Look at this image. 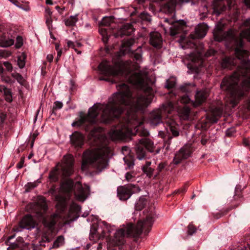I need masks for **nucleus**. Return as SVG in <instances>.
Returning a JSON list of instances; mask_svg holds the SVG:
<instances>
[{
	"instance_id": "obj_4",
	"label": "nucleus",
	"mask_w": 250,
	"mask_h": 250,
	"mask_svg": "<svg viewBox=\"0 0 250 250\" xmlns=\"http://www.w3.org/2000/svg\"><path fill=\"white\" fill-rule=\"evenodd\" d=\"M77 200L83 202L89 194L90 188L87 185L83 186L80 182H77L74 185L72 180L67 179L63 182L61 186V192L66 194L65 197L59 194L55 196V200L57 202L56 206L58 209L62 211L65 210L66 207V200L70 197L72 188Z\"/></svg>"
},
{
	"instance_id": "obj_9",
	"label": "nucleus",
	"mask_w": 250,
	"mask_h": 250,
	"mask_svg": "<svg viewBox=\"0 0 250 250\" xmlns=\"http://www.w3.org/2000/svg\"><path fill=\"white\" fill-rule=\"evenodd\" d=\"M173 109L171 102H167L163 104L158 109L153 110L149 114L148 122L153 126H156L162 123V118L165 115L170 114Z\"/></svg>"
},
{
	"instance_id": "obj_52",
	"label": "nucleus",
	"mask_w": 250,
	"mask_h": 250,
	"mask_svg": "<svg viewBox=\"0 0 250 250\" xmlns=\"http://www.w3.org/2000/svg\"><path fill=\"white\" fill-rule=\"evenodd\" d=\"M175 84V83L174 81H167L165 87L167 89H171L173 88Z\"/></svg>"
},
{
	"instance_id": "obj_43",
	"label": "nucleus",
	"mask_w": 250,
	"mask_h": 250,
	"mask_svg": "<svg viewBox=\"0 0 250 250\" xmlns=\"http://www.w3.org/2000/svg\"><path fill=\"white\" fill-rule=\"evenodd\" d=\"M0 91L3 92L5 96L9 95H12L11 90L4 85H0Z\"/></svg>"
},
{
	"instance_id": "obj_54",
	"label": "nucleus",
	"mask_w": 250,
	"mask_h": 250,
	"mask_svg": "<svg viewBox=\"0 0 250 250\" xmlns=\"http://www.w3.org/2000/svg\"><path fill=\"white\" fill-rule=\"evenodd\" d=\"M24 162V158L21 157L20 161L17 164V167L19 169L23 167V164Z\"/></svg>"
},
{
	"instance_id": "obj_56",
	"label": "nucleus",
	"mask_w": 250,
	"mask_h": 250,
	"mask_svg": "<svg viewBox=\"0 0 250 250\" xmlns=\"http://www.w3.org/2000/svg\"><path fill=\"white\" fill-rule=\"evenodd\" d=\"M215 53V50H214L213 49H209L208 51H207V52L206 53L205 56L207 57H209L212 55H213Z\"/></svg>"
},
{
	"instance_id": "obj_55",
	"label": "nucleus",
	"mask_w": 250,
	"mask_h": 250,
	"mask_svg": "<svg viewBox=\"0 0 250 250\" xmlns=\"http://www.w3.org/2000/svg\"><path fill=\"white\" fill-rule=\"evenodd\" d=\"M67 45L69 47L73 48L75 51H77L76 45L75 42L69 41L67 42Z\"/></svg>"
},
{
	"instance_id": "obj_48",
	"label": "nucleus",
	"mask_w": 250,
	"mask_h": 250,
	"mask_svg": "<svg viewBox=\"0 0 250 250\" xmlns=\"http://www.w3.org/2000/svg\"><path fill=\"white\" fill-rule=\"evenodd\" d=\"M22 38L20 36H18L16 39V43L15 44L16 47L17 48H20L22 45Z\"/></svg>"
},
{
	"instance_id": "obj_44",
	"label": "nucleus",
	"mask_w": 250,
	"mask_h": 250,
	"mask_svg": "<svg viewBox=\"0 0 250 250\" xmlns=\"http://www.w3.org/2000/svg\"><path fill=\"white\" fill-rule=\"evenodd\" d=\"M37 186V184L36 183H28L25 186V191L26 192L30 191L32 189L36 187Z\"/></svg>"
},
{
	"instance_id": "obj_12",
	"label": "nucleus",
	"mask_w": 250,
	"mask_h": 250,
	"mask_svg": "<svg viewBox=\"0 0 250 250\" xmlns=\"http://www.w3.org/2000/svg\"><path fill=\"white\" fill-rule=\"evenodd\" d=\"M234 0H214L213 4V13L217 16L227 9L226 3L229 9L234 5Z\"/></svg>"
},
{
	"instance_id": "obj_64",
	"label": "nucleus",
	"mask_w": 250,
	"mask_h": 250,
	"mask_svg": "<svg viewBox=\"0 0 250 250\" xmlns=\"http://www.w3.org/2000/svg\"><path fill=\"white\" fill-rule=\"evenodd\" d=\"M46 59L49 62H51L53 59V56L52 54H48L46 57Z\"/></svg>"
},
{
	"instance_id": "obj_3",
	"label": "nucleus",
	"mask_w": 250,
	"mask_h": 250,
	"mask_svg": "<svg viewBox=\"0 0 250 250\" xmlns=\"http://www.w3.org/2000/svg\"><path fill=\"white\" fill-rule=\"evenodd\" d=\"M131 62L130 61L123 62L119 61L114 62L113 65H110L107 62H102L98 66L101 73L104 75L99 78L100 80H104L111 82L116 83L115 77L121 75L130 83L136 85L141 89L145 88L144 76L141 71L134 72L131 69Z\"/></svg>"
},
{
	"instance_id": "obj_49",
	"label": "nucleus",
	"mask_w": 250,
	"mask_h": 250,
	"mask_svg": "<svg viewBox=\"0 0 250 250\" xmlns=\"http://www.w3.org/2000/svg\"><path fill=\"white\" fill-rule=\"evenodd\" d=\"M63 104L62 102L59 101H56L54 102V105L53 108V111L55 110L59 109L62 108Z\"/></svg>"
},
{
	"instance_id": "obj_41",
	"label": "nucleus",
	"mask_w": 250,
	"mask_h": 250,
	"mask_svg": "<svg viewBox=\"0 0 250 250\" xmlns=\"http://www.w3.org/2000/svg\"><path fill=\"white\" fill-rule=\"evenodd\" d=\"M142 170L149 178H151L152 176L154 170V168L151 167L147 168H142Z\"/></svg>"
},
{
	"instance_id": "obj_30",
	"label": "nucleus",
	"mask_w": 250,
	"mask_h": 250,
	"mask_svg": "<svg viewBox=\"0 0 250 250\" xmlns=\"http://www.w3.org/2000/svg\"><path fill=\"white\" fill-rule=\"evenodd\" d=\"M99 33L103 37L104 42H107L108 37L110 36V33L108 31V28L101 27L99 29Z\"/></svg>"
},
{
	"instance_id": "obj_28",
	"label": "nucleus",
	"mask_w": 250,
	"mask_h": 250,
	"mask_svg": "<svg viewBox=\"0 0 250 250\" xmlns=\"http://www.w3.org/2000/svg\"><path fill=\"white\" fill-rule=\"evenodd\" d=\"M14 41L12 39H5L4 37H1L0 39V46L6 47L11 46L14 44Z\"/></svg>"
},
{
	"instance_id": "obj_8",
	"label": "nucleus",
	"mask_w": 250,
	"mask_h": 250,
	"mask_svg": "<svg viewBox=\"0 0 250 250\" xmlns=\"http://www.w3.org/2000/svg\"><path fill=\"white\" fill-rule=\"evenodd\" d=\"M74 159L71 155L64 156L62 162L50 172L49 178L50 180L55 182L58 179V170L61 168L62 175L67 177L70 176L73 172Z\"/></svg>"
},
{
	"instance_id": "obj_11",
	"label": "nucleus",
	"mask_w": 250,
	"mask_h": 250,
	"mask_svg": "<svg viewBox=\"0 0 250 250\" xmlns=\"http://www.w3.org/2000/svg\"><path fill=\"white\" fill-rule=\"evenodd\" d=\"M140 188L139 187L132 184H128L124 186H120L117 188V195L121 200H126L131 195L135 193L139 192Z\"/></svg>"
},
{
	"instance_id": "obj_19",
	"label": "nucleus",
	"mask_w": 250,
	"mask_h": 250,
	"mask_svg": "<svg viewBox=\"0 0 250 250\" xmlns=\"http://www.w3.org/2000/svg\"><path fill=\"white\" fill-rule=\"evenodd\" d=\"M84 137L82 134L75 132L70 136V140L72 144L76 147H81L83 144Z\"/></svg>"
},
{
	"instance_id": "obj_17",
	"label": "nucleus",
	"mask_w": 250,
	"mask_h": 250,
	"mask_svg": "<svg viewBox=\"0 0 250 250\" xmlns=\"http://www.w3.org/2000/svg\"><path fill=\"white\" fill-rule=\"evenodd\" d=\"M36 222L30 215L25 216L21 220L20 226L23 229H30L35 227Z\"/></svg>"
},
{
	"instance_id": "obj_62",
	"label": "nucleus",
	"mask_w": 250,
	"mask_h": 250,
	"mask_svg": "<svg viewBox=\"0 0 250 250\" xmlns=\"http://www.w3.org/2000/svg\"><path fill=\"white\" fill-rule=\"evenodd\" d=\"M5 100L7 102H11L12 101V95H9L5 96Z\"/></svg>"
},
{
	"instance_id": "obj_34",
	"label": "nucleus",
	"mask_w": 250,
	"mask_h": 250,
	"mask_svg": "<svg viewBox=\"0 0 250 250\" xmlns=\"http://www.w3.org/2000/svg\"><path fill=\"white\" fill-rule=\"evenodd\" d=\"M124 160L128 168L130 169L133 167L134 163L133 158L131 156H125Z\"/></svg>"
},
{
	"instance_id": "obj_21",
	"label": "nucleus",
	"mask_w": 250,
	"mask_h": 250,
	"mask_svg": "<svg viewBox=\"0 0 250 250\" xmlns=\"http://www.w3.org/2000/svg\"><path fill=\"white\" fill-rule=\"evenodd\" d=\"M208 93L206 90L198 91L195 95V101L193 103L195 106H197L205 101Z\"/></svg>"
},
{
	"instance_id": "obj_35",
	"label": "nucleus",
	"mask_w": 250,
	"mask_h": 250,
	"mask_svg": "<svg viewBox=\"0 0 250 250\" xmlns=\"http://www.w3.org/2000/svg\"><path fill=\"white\" fill-rule=\"evenodd\" d=\"M114 17H104V18L101 22V25L104 26H109L114 21Z\"/></svg>"
},
{
	"instance_id": "obj_36",
	"label": "nucleus",
	"mask_w": 250,
	"mask_h": 250,
	"mask_svg": "<svg viewBox=\"0 0 250 250\" xmlns=\"http://www.w3.org/2000/svg\"><path fill=\"white\" fill-rule=\"evenodd\" d=\"M11 76L15 79L20 84H22L24 82V80L23 77L18 73L13 72L11 74Z\"/></svg>"
},
{
	"instance_id": "obj_16",
	"label": "nucleus",
	"mask_w": 250,
	"mask_h": 250,
	"mask_svg": "<svg viewBox=\"0 0 250 250\" xmlns=\"http://www.w3.org/2000/svg\"><path fill=\"white\" fill-rule=\"evenodd\" d=\"M149 42L153 47L161 48L163 42L161 35L157 32H151L150 34Z\"/></svg>"
},
{
	"instance_id": "obj_26",
	"label": "nucleus",
	"mask_w": 250,
	"mask_h": 250,
	"mask_svg": "<svg viewBox=\"0 0 250 250\" xmlns=\"http://www.w3.org/2000/svg\"><path fill=\"white\" fill-rule=\"evenodd\" d=\"M52 12L49 8L47 7L45 10V19L46 23L49 28L52 26Z\"/></svg>"
},
{
	"instance_id": "obj_60",
	"label": "nucleus",
	"mask_w": 250,
	"mask_h": 250,
	"mask_svg": "<svg viewBox=\"0 0 250 250\" xmlns=\"http://www.w3.org/2000/svg\"><path fill=\"white\" fill-rule=\"evenodd\" d=\"M166 166V164L165 163H161L159 165L158 169L159 171H161Z\"/></svg>"
},
{
	"instance_id": "obj_25",
	"label": "nucleus",
	"mask_w": 250,
	"mask_h": 250,
	"mask_svg": "<svg viewBox=\"0 0 250 250\" xmlns=\"http://www.w3.org/2000/svg\"><path fill=\"white\" fill-rule=\"evenodd\" d=\"M190 112V108L187 106H185L180 110L179 113V116L183 120H188Z\"/></svg>"
},
{
	"instance_id": "obj_47",
	"label": "nucleus",
	"mask_w": 250,
	"mask_h": 250,
	"mask_svg": "<svg viewBox=\"0 0 250 250\" xmlns=\"http://www.w3.org/2000/svg\"><path fill=\"white\" fill-rule=\"evenodd\" d=\"M196 231V228L192 224H189L188 227V233L189 235H192Z\"/></svg>"
},
{
	"instance_id": "obj_14",
	"label": "nucleus",
	"mask_w": 250,
	"mask_h": 250,
	"mask_svg": "<svg viewBox=\"0 0 250 250\" xmlns=\"http://www.w3.org/2000/svg\"><path fill=\"white\" fill-rule=\"evenodd\" d=\"M134 31L131 23H125L124 24L120 29L114 34L115 38L123 37L124 36H129Z\"/></svg>"
},
{
	"instance_id": "obj_51",
	"label": "nucleus",
	"mask_w": 250,
	"mask_h": 250,
	"mask_svg": "<svg viewBox=\"0 0 250 250\" xmlns=\"http://www.w3.org/2000/svg\"><path fill=\"white\" fill-rule=\"evenodd\" d=\"M190 99L187 95H184L181 97L180 102L183 104H188L189 102Z\"/></svg>"
},
{
	"instance_id": "obj_57",
	"label": "nucleus",
	"mask_w": 250,
	"mask_h": 250,
	"mask_svg": "<svg viewBox=\"0 0 250 250\" xmlns=\"http://www.w3.org/2000/svg\"><path fill=\"white\" fill-rule=\"evenodd\" d=\"M42 212H38L39 216H42L43 213H44L47 210V206L45 204L42 205Z\"/></svg>"
},
{
	"instance_id": "obj_7",
	"label": "nucleus",
	"mask_w": 250,
	"mask_h": 250,
	"mask_svg": "<svg viewBox=\"0 0 250 250\" xmlns=\"http://www.w3.org/2000/svg\"><path fill=\"white\" fill-rule=\"evenodd\" d=\"M242 25L247 27V28L241 32L239 37H236L231 30L224 32L220 29H217L213 33L214 40L218 42L225 40H230L234 46L235 40H243V39L245 38L250 42V18L246 20Z\"/></svg>"
},
{
	"instance_id": "obj_40",
	"label": "nucleus",
	"mask_w": 250,
	"mask_h": 250,
	"mask_svg": "<svg viewBox=\"0 0 250 250\" xmlns=\"http://www.w3.org/2000/svg\"><path fill=\"white\" fill-rule=\"evenodd\" d=\"M223 112V109L221 107H216L212 110V113L213 116L215 117H220Z\"/></svg>"
},
{
	"instance_id": "obj_63",
	"label": "nucleus",
	"mask_w": 250,
	"mask_h": 250,
	"mask_svg": "<svg viewBox=\"0 0 250 250\" xmlns=\"http://www.w3.org/2000/svg\"><path fill=\"white\" fill-rule=\"evenodd\" d=\"M132 178V176L131 173L127 172L125 174V178L127 181H129Z\"/></svg>"
},
{
	"instance_id": "obj_18",
	"label": "nucleus",
	"mask_w": 250,
	"mask_h": 250,
	"mask_svg": "<svg viewBox=\"0 0 250 250\" xmlns=\"http://www.w3.org/2000/svg\"><path fill=\"white\" fill-rule=\"evenodd\" d=\"M61 217L62 215L61 214L55 213L50 217L43 218V223L46 227L52 229Z\"/></svg>"
},
{
	"instance_id": "obj_29",
	"label": "nucleus",
	"mask_w": 250,
	"mask_h": 250,
	"mask_svg": "<svg viewBox=\"0 0 250 250\" xmlns=\"http://www.w3.org/2000/svg\"><path fill=\"white\" fill-rule=\"evenodd\" d=\"M78 20L77 15L71 16L67 19L64 20L65 24L67 26H73Z\"/></svg>"
},
{
	"instance_id": "obj_46",
	"label": "nucleus",
	"mask_w": 250,
	"mask_h": 250,
	"mask_svg": "<svg viewBox=\"0 0 250 250\" xmlns=\"http://www.w3.org/2000/svg\"><path fill=\"white\" fill-rule=\"evenodd\" d=\"M11 55V52L5 50H0V57L6 58Z\"/></svg>"
},
{
	"instance_id": "obj_24",
	"label": "nucleus",
	"mask_w": 250,
	"mask_h": 250,
	"mask_svg": "<svg viewBox=\"0 0 250 250\" xmlns=\"http://www.w3.org/2000/svg\"><path fill=\"white\" fill-rule=\"evenodd\" d=\"M208 28L206 25H199L195 28V33L196 37L198 38H203L207 34Z\"/></svg>"
},
{
	"instance_id": "obj_6",
	"label": "nucleus",
	"mask_w": 250,
	"mask_h": 250,
	"mask_svg": "<svg viewBox=\"0 0 250 250\" xmlns=\"http://www.w3.org/2000/svg\"><path fill=\"white\" fill-rule=\"evenodd\" d=\"M153 222V217L148 215L145 220L138 221L136 225L131 223L127 224L125 228L121 229L115 233L113 239L114 244L118 246L124 244L125 235L135 238L138 237L141 234L143 229H145V233L147 234L149 232Z\"/></svg>"
},
{
	"instance_id": "obj_50",
	"label": "nucleus",
	"mask_w": 250,
	"mask_h": 250,
	"mask_svg": "<svg viewBox=\"0 0 250 250\" xmlns=\"http://www.w3.org/2000/svg\"><path fill=\"white\" fill-rule=\"evenodd\" d=\"M189 84L186 83L180 86V89L184 92H188L189 90Z\"/></svg>"
},
{
	"instance_id": "obj_20",
	"label": "nucleus",
	"mask_w": 250,
	"mask_h": 250,
	"mask_svg": "<svg viewBox=\"0 0 250 250\" xmlns=\"http://www.w3.org/2000/svg\"><path fill=\"white\" fill-rule=\"evenodd\" d=\"M183 21H174L169 28L170 35L173 36L180 33L183 30Z\"/></svg>"
},
{
	"instance_id": "obj_2",
	"label": "nucleus",
	"mask_w": 250,
	"mask_h": 250,
	"mask_svg": "<svg viewBox=\"0 0 250 250\" xmlns=\"http://www.w3.org/2000/svg\"><path fill=\"white\" fill-rule=\"evenodd\" d=\"M243 45V40H235L236 57H226L221 62V66L224 68L231 69L239 64L233 74L225 77L220 84L221 88L226 91L232 107L236 106L246 92L250 90V60L244 59L249 56V52L242 49Z\"/></svg>"
},
{
	"instance_id": "obj_31",
	"label": "nucleus",
	"mask_w": 250,
	"mask_h": 250,
	"mask_svg": "<svg viewBox=\"0 0 250 250\" xmlns=\"http://www.w3.org/2000/svg\"><path fill=\"white\" fill-rule=\"evenodd\" d=\"M146 204V200L144 198H140L135 205L136 209L141 210L145 208Z\"/></svg>"
},
{
	"instance_id": "obj_38",
	"label": "nucleus",
	"mask_w": 250,
	"mask_h": 250,
	"mask_svg": "<svg viewBox=\"0 0 250 250\" xmlns=\"http://www.w3.org/2000/svg\"><path fill=\"white\" fill-rule=\"evenodd\" d=\"M14 237V235L9 237L7 241V245H9L7 248V250H13L18 247V245L15 243H10V240Z\"/></svg>"
},
{
	"instance_id": "obj_5",
	"label": "nucleus",
	"mask_w": 250,
	"mask_h": 250,
	"mask_svg": "<svg viewBox=\"0 0 250 250\" xmlns=\"http://www.w3.org/2000/svg\"><path fill=\"white\" fill-rule=\"evenodd\" d=\"M110 152L108 147L88 149L83 155L82 169L86 170L89 166L101 172L108 165V157Z\"/></svg>"
},
{
	"instance_id": "obj_27",
	"label": "nucleus",
	"mask_w": 250,
	"mask_h": 250,
	"mask_svg": "<svg viewBox=\"0 0 250 250\" xmlns=\"http://www.w3.org/2000/svg\"><path fill=\"white\" fill-rule=\"evenodd\" d=\"M201 54L198 52H193L188 55V59L193 63L200 62L201 60Z\"/></svg>"
},
{
	"instance_id": "obj_13",
	"label": "nucleus",
	"mask_w": 250,
	"mask_h": 250,
	"mask_svg": "<svg viewBox=\"0 0 250 250\" xmlns=\"http://www.w3.org/2000/svg\"><path fill=\"white\" fill-rule=\"evenodd\" d=\"M191 153L190 148L187 146H184L175 153L172 163L175 165L179 164L183 160L188 159Z\"/></svg>"
},
{
	"instance_id": "obj_33",
	"label": "nucleus",
	"mask_w": 250,
	"mask_h": 250,
	"mask_svg": "<svg viewBox=\"0 0 250 250\" xmlns=\"http://www.w3.org/2000/svg\"><path fill=\"white\" fill-rule=\"evenodd\" d=\"M25 59L26 55L23 53L18 57L17 63L20 68H23L24 67L25 64Z\"/></svg>"
},
{
	"instance_id": "obj_10",
	"label": "nucleus",
	"mask_w": 250,
	"mask_h": 250,
	"mask_svg": "<svg viewBox=\"0 0 250 250\" xmlns=\"http://www.w3.org/2000/svg\"><path fill=\"white\" fill-rule=\"evenodd\" d=\"M111 232L109 227L105 222L103 221L98 226L93 225L90 229L89 238L91 240L96 242L99 239L105 237L106 232Z\"/></svg>"
},
{
	"instance_id": "obj_58",
	"label": "nucleus",
	"mask_w": 250,
	"mask_h": 250,
	"mask_svg": "<svg viewBox=\"0 0 250 250\" xmlns=\"http://www.w3.org/2000/svg\"><path fill=\"white\" fill-rule=\"evenodd\" d=\"M56 191V187L54 186H52L50 189L48 190V193L49 194L53 195Z\"/></svg>"
},
{
	"instance_id": "obj_61",
	"label": "nucleus",
	"mask_w": 250,
	"mask_h": 250,
	"mask_svg": "<svg viewBox=\"0 0 250 250\" xmlns=\"http://www.w3.org/2000/svg\"><path fill=\"white\" fill-rule=\"evenodd\" d=\"M6 118V114L4 113H1L0 114V121L2 123L4 120H5Z\"/></svg>"
},
{
	"instance_id": "obj_37",
	"label": "nucleus",
	"mask_w": 250,
	"mask_h": 250,
	"mask_svg": "<svg viewBox=\"0 0 250 250\" xmlns=\"http://www.w3.org/2000/svg\"><path fill=\"white\" fill-rule=\"evenodd\" d=\"M142 50L141 46L138 47L134 52V58L136 61H140L142 58Z\"/></svg>"
},
{
	"instance_id": "obj_53",
	"label": "nucleus",
	"mask_w": 250,
	"mask_h": 250,
	"mask_svg": "<svg viewBox=\"0 0 250 250\" xmlns=\"http://www.w3.org/2000/svg\"><path fill=\"white\" fill-rule=\"evenodd\" d=\"M4 66L6 67V69L8 71H11L13 69L12 64L8 62H3Z\"/></svg>"
},
{
	"instance_id": "obj_23",
	"label": "nucleus",
	"mask_w": 250,
	"mask_h": 250,
	"mask_svg": "<svg viewBox=\"0 0 250 250\" xmlns=\"http://www.w3.org/2000/svg\"><path fill=\"white\" fill-rule=\"evenodd\" d=\"M184 0H169L162 6V9L166 13H172L178 2H184Z\"/></svg>"
},
{
	"instance_id": "obj_32",
	"label": "nucleus",
	"mask_w": 250,
	"mask_h": 250,
	"mask_svg": "<svg viewBox=\"0 0 250 250\" xmlns=\"http://www.w3.org/2000/svg\"><path fill=\"white\" fill-rule=\"evenodd\" d=\"M64 243V238L62 235L58 236L53 243V247L58 248L62 246Z\"/></svg>"
},
{
	"instance_id": "obj_42",
	"label": "nucleus",
	"mask_w": 250,
	"mask_h": 250,
	"mask_svg": "<svg viewBox=\"0 0 250 250\" xmlns=\"http://www.w3.org/2000/svg\"><path fill=\"white\" fill-rule=\"evenodd\" d=\"M1 79L2 82L12 84L15 82V81L12 80L9 76L4 75L1 76Z\"/></svg>"
},
{
	"instance_id": "obj_1",
	"label": "nucleus",
	"mask_w": 250,
	"mask_h": 250,
	"mask_svg": "<svg viewBox=\"0 0 250 250\" xmlns=\"http://www.w3.org/2000/svg\"><path fill=\"white\" fill-rule=\"evenodd\" d=\"M117 87L119 91L109 98L107 104H95L89 109L86 116L81 113L80 119L73 122L72 125L81 126L85 122L95 123L101 111V122L109 123L118 118L124 109L126 108L125 116L120 121L117 128L110 132V136L114 140H124L131 135L145 137L139 140L135 147L137 158L142 160L145 157L146 149L150 150L152 145L151 141L146 138L149 134L148 131L141 126L143 124L142 112L151 103L153 96L132 93L125 83L118 84Z\"/></svg>"
},
{
	"instance_id": "obj_15",
	"label": "nucleus",
	"mask_w": 250,
	"mask_h": 250,
	"mask_svg": "<svg viewBox=\"0 0 250 250\" xmlns=\"http://www.w3.org/2000/svg\"><path fill=\"white\" fill-rule=\"evenodd\" d=\"M81 207L75 203H72L70 207L67 219L68 221H74L79 216Z\"/></svg>"
},
{
	"instance_id": "obj_39",
	"label": "nucleus",
	"mask_w": 250,
	"mask_h": 250,
	"mask_svg": "<svg viewBox=\"0 0 250 250\" xmlns=\"http://www.w3.org/2000/svg\"><path fill=\"white\" fill-rule=\"evenodd\" d=\"M135 42L134 39L130 38L126 41H124L122 43V47H129L132 46Z\"/></svg>"
},
{
	"instance_id": "obj_45",
	"label": "nucleus",
	"mask_w": 250,
	"mask_h": 250,
	"mask_svg": "<svg viewBox=\"0 0 250 250\" xmlns=\"http://www.w3.org/2000/svg\"><path fill=\"white\" fill-rule=\"evenodd\" d=\"M236 132V130L234 127H231L228 129L226 131V135L228 137H232Z\"/></svg>"
},
{
	"instance_id": "obj_22",
	"label": "nucleus",
	"mask_w": 250,
	"mask_h": 250,
	"mask_svg": "<svg viewBox=\"0 0 250 250\" xmlns=\"http://www.w3.org/2000/svg\"><path fill=\"white\" fill-rule=\"evenodd\" d=\"M167 126L169 127V129L172 133L173 136L177 137L179 135L178 130V126L176 123L172 119L168 118L166 121Z\"/></svg>"
},
{
	"instance_id": "obj_59",
	"label": "nucleus",
	"mask_w": 250,
	"mask_h": 250,
	"mask_svg": "<svg viewBox=\"0 0 250 250\" xmlns=\"http://www.w3.org/2000/svg\"><path fill=\"white\" fill-rule=\"evenodd\" d=\"M164 22L167 23L168 25L171 26L172 24L174 22V21L172 19H167L166 18L164 19Z\"/></svg>"
}]
</instances>
